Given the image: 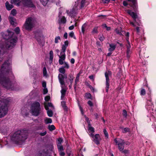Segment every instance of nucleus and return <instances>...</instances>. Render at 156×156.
<instances>
[{
    "mask_svg": "<svg viewBox=\"0 0 156 156\" xmlns=\"http://www.w3.org/2000/svg\"><path fill=\"white\" fill-rule=\"evenodd\" d=\"M59 71L61 73L64 74L65 73V70L64 67H62L59 69Z\"/></svg>",
    "mask_w": 156,
    "mask_h": 156,
    "instance_id": "obj_30",
    "label": "nucleus"
},
{
    "mask_svg": "<svg viewBox=\"0 0 156 156\" xmlns=\"http://www.w3.org/2000/svg\"><path fill=\"white\" fill-rule=\"evenodd\" d=\"M111 75V72L110 71H106L105 73V76L106 78V89L107 92H108L109 86V77Z\"/></svg>",
    "mask_w": 156,
    "mask_h": 156,
    "instance_id": "obj_10",
    "label": "nucleus"
},
{
    "mask_svg": "<svg viewBox=\"0 0 156 156\" xmlns=\"http://www.w3.org/2000/svg\"><path fill=\"white\" fill-rule=\"evenodd\" d=\"M5 5L6 9L9 10H10L13 7L12 5H10L9 2H6Z\"/></svg>",
    "mask_w": 156,
    "mask_h": 156,
    "instance_id": "obj_17",
    "label": "nucleus"
},
{
    "mask_svg": "<svg viewBox=\"0 0 156 156\" xmlns=\"http://www.w3.org/2000/svg\"><path fill=\"white\" fill-rule=\"evenodd\" d=\"M9 20L12 25H14L16 23V20L13 17L11 16H9Z\"/></svg>",
    "mask_w": 156,
    "mask_h": 156,
    "instance_id": "obj_16",
    "label": "nucleus"
},
{
    "mask_svg": "<svg viewBox=\"0 0 156 156\" xmlns=\"http://www.w3.org/2000/svg\"><path fill=\"white\" fill-rule=\"evenodd\" d=\"M88 130L89 132H91L92 133L94 132V128L91 126V124L88 125Z\"/></svg>",
    "mask_w": 156,
    "mask_h": 156,
    "instance_id": "obj_21",
    "label": "nucleus"
},
{
    "mask_svg": "<svg viewBox=\"0 0 156 156\" xmlns=\"http://www.w3.org/2000/svg\"><path fill=\"white\" fill-rule=\"evenodd\" d=\"M59 59H65L66 58V55L65 53L64 52H60V55H58Z\"/></svg>",
    "mask_w": 156,
    "mask_h": 156,
    "instance_id": "obj_22",
    "label": "nucleus"
},
{
    "mask_svg": "<svg viewBox=\"0 0 156 156\" xmlns=\"http://www.w3.org/2000/svg\"><path fill=\"white\" fill-rule=\"evenodd\" d=\"M59 152L60 155L61 156H64L65 155V154L63 152V150L59 151Z\"/></svg>",
    "mask_w": 156,
    "mask_h": 156,
    "instance_id": "obj_52",
    "label": "nucleus"
},
{
    "mask_svg": "<svg viewBox=\"0 0 156 156\" xmlns=\"http://www.w3.org/2000/svg\"><path fill=\"white\" fill-rule=\"evenodd\" d=\"M35 23L34 19L32 17H30L27 19L24 24V26L27 30H30L34 26Z\"/></svg>",
    "mask_w": 156,
    "mask_h": 156,
    "instance_id": "obj_7",
    "label": "nucleus"
},
{
    "mask_svg": "<svg viewBox=\"0 0 156 156\" xmlns=\"http://www.w3.org/2000/svg\"><path fill=\"white\" fill-rule=\"evenodd\" d=\"M5 62L2 66L1 68V85L5 87L8 89H10L11 87V83L8 78H1V73H7L10 71V63Z\"/></svg>",
    "mask_w": 156,
    "mask_h": 156,
    "instance_id": "obj_2",
    "label": "nucleus"
},
{
    "mask_svg": "<svg viewBox=\"0 0 156 156\" xmlns=\"http://www.w3.org/2000/svg\"><path fill=\"white\" fill-rule=\"evenodd\" d=\"M104 134L105 135V137L106 139H108V133L105 129H104L103 130Z\"/></svg>",
    "mask_w": 156,
    "mask_h": 156,
    "instance_id": "obj_34",
    "label": "nucleus"
},
{
    "mask_svg": "<svg viewBox=\"0 0 156 156\" xmlns=\"http://www.w3.org/2000/svg\"><path fill=\"white\" fill-rule=\"evenodd\" d=\"M110 48L109 49V51H110L114 50L115 48V46L113 44H110L109 45Z\"/></svg>",
    "mask_w": 156,
    "mask_h": 156,
    "instance_id": "obj_24",
    "label": "nucleus"
},
{
    "mask_svg": "<svg viewBox=\"0 0 156 156\" xmlns=\"http://www.w3.org/2000/svg\"><path fill=\"white\" fill-rule=\"evenodd\" d=\"M84 116L86 120L87 121V122L88 124V125H90V122L89 119V118H88L87 117H86V116L85 115Z\"/></svg>",
    "mask_w": 156,
    "mask_h": 156,
    "instance_id": "obj_46",
    "label": "nucleus"
},
{
    "mask_svg": "<svg viewBox=\"0 0 156 156\" xmlns=\"http://www.w3.org/2000/svg\"><path fill=\"white\" fill-rule=\"evenodd\" d=\"M85 97L88 99L90 98L91 97V94L89 93H87L85 94Z\"/></svg>",
    "mask_w": 156,
    "mask_h": 156,
    "instance_id": "obj_44",
    "label": "nucleus"
},
{
    "mask_svg": "<svg viewBox=\"0 0 156 156\" xmlns=\"http://www.w3.org/2000/svg\"><path fill=\"white\" fill-rule=\"evenodd\" d=\"M45 122L46 124L51 123L52 122V120L50 118H47L45 120Z\"/></svg>",
    "mask_w": 156,
    "mask_h": 156,
    "instance_id": "obj_29",
    "label": "nucleus"
},
{
    "mask_svg": "<svg viewBox=\"0 0 156 156\" xmlns=\"http://www.w3.org/2000/svg\"><path fill=\"white\" fill-rule=\"evenodd\" d=\"M26 131L23 130H18L16 132L11 136L12 140L17 143L23 142L27 138Z\"/></svg>",
    "mask_w": 156,
    "mask_h": 156,
    "instance_id": "obj_3",
    "label": "nucleus"
},
{
    "mask_svg": "<svg viewBox=\"0 0 156 156\" xmlns=\"http://www.w3.org/2000/svg\"><path fill=\"white\" fill-rule=\"evenodd\" d=\"M43 75L44 76H46L47 74V70L45 67H44L43 68Z\"/></svg>",
    "mask_w": 156,
    "mask_h": 156,
    "instance_id": "obj_49",
    "label": "nucleus"
},
{
    "mask_svg": "<svg viewBox=\"0 0 156 156\" xmlns=\"http://www.w3.org/2000/svg\"><path fill=\"white\" fill-rule=\"evenodd\" d=\"M74 26L73 25L69 27V29L70 30H73L74 29Z\"/></svg>",
    "mask_w": 156,
    "mask_h": 156,
    "instance_id": "obj_62",
    "label": "nucleus"
},
{
    "mask_svg": "<svg viewBox=\"0 0 156 156\" xmlns=\"http://www.w3.org/2000/svg\"><path fill=\"white\" fill-rule=\"evenodd\" d=\"M41 105L39 102L36 101L32 103L30 111L33 115L38 116L41 113Z\"/></svg>",
    "mask_w": 156,
    "mask_h": 156,
    "instance_id": "obj_4",
    "label": "nucleus"
},
{
    "mask_svg": "<svg viewBox=\"0 0 156 156\" xmlns=\"http://www.w3.org/2000/svg\"><path fill=\"white\" fill-rule=\"evenodd\" d=\"M50 99V97L49 96H47L45 98V100L46 101H48Z\"/></svg>",
    "mask_w": 156,
    "mask_h": 156,
    "instance_id": "obj_57",
    "label": "nucleus"
},
{
    "mask_svg": "<svg viewBox=\"0 0 156 156\" xmlns=\"http://www.w3.org/2000/svg\"><path fill=\"white\" fill-rule=\"evenodd\" d=\"M67 78V75L66 74L63 75L61 74H59L58 75L59 81L61 85H64V79Z\"/></svg>",
    "mask_w": 156,
    "mask_h": 156,
    "instance_id": "obj_11",
    "label": "nucleus"
},
{
    "mask_svg": "<svg viewBox=\"0 0 156 156\" xmlns=\"http://www.w3.org/2000/svg\"><path fill=\"white\" fill-rule=\"evenodd\" d=\"M1 118L5 116L7 114L8 112V107L7 105L9 102V101L7 99H4L3 98H1Z\"/></svg>",
    "mask_w": 156,
    "mask_h": 156,
    "instance_id": "obj_6",
    "label": "nucleus"
},
{
    "mask_svg": "<svg viewBox=\"0 0 156 156\" xmlns=\"http://www.w3.org/2000/svg\"><path fill=\"white\" fill-rule=\"evenodd\" d=\"M64 63H65V66L64 68H65L67 69H68L69 67V66L67 62H65Z\"/></svg>",
    "mask_w": 156,
    "mask_h": 156,
    "instance_id": "obj_53",
    "label": "nucleus"
},
{
    "mask_svg": "<svg viewBox=\"0 0 156 156\" xmlns=\"http://www.w3.org/2000/svg\"><path fill=\"white\" fill-rule=\"evenodd\" d=\"M69 42L68 41H66L64 43V44H63V45L67 47L68 46V45Z\"/></svg>",
    "mask_w": 156,
    "mask_h": 156,
    "instance_id": "obj_55",
    "label": "nucleus"
},
{
    "mask_svg": "<svg viewBox=\"0 0 156 156\" xmlns=\"http://www.w3.org/2000/svg\"><path fill=\"white\" fill-rule=\"evenodd\" d=\"M13 34V32L8 31L2 34L3 37L7 40L5 41V47L2 48V50L3 48V49L4 48L11 49L15 47L17 42V38L14 36Z\"/></svg>",
    "mask_w": 156,
    "mask_h": 156,
    "instance_id": "obj_1",
    "label": "nucleus"
},
{
    "mask_svg": "<svg viewBox=\"0 0 156 156\" xmlns=\"http://www.w3.org/2000/svg\"><path fill=\"white\" fill-rule=\"evenodd\" d=\"M48 90L46 88H44L43 89V92L44 94H45L47 93L48 92Z\"/></svg>",
    "mask_w": 156,
    "mask_h": 156,
    "instance_id": "obj_56",
    "label": "nucleus"
},
{
    "mask_svg": "<svg viewBox=\"0 0 156 156\" xmlns=\"http://www.w3.org/2000/svg\"><path fill=\"white\" fill-rule=\"evenodd\" d=\"M14 31L17 34H19L20 32V29L19 27H17L14 30Z\"/></svg>",
    "mask_w": 156,
    "mask_h": 156,
    "instance_id": "obj_41",
    "label": "nucleus"
},
{
    "mask_svg": "<svg viewBox=\"0 0 156 156\" xmlns=\"http://www.w3.org/2000/svg\"><path fill=\"white\" fill-rule=\"evenodd\" d=\"M50 59L51 60H52L53 59V52L52 51H51L49 53Z\"/></svg>",
    "mask_w": 156,
    "mask_h": 156,
    "instance_id": "obj_35",
    "label": "nucleus"
},
{
    "mask_svg": "<svg viewBox=\"0 0 156 156\" xmlns=\"http://www.w3.org/2000/svg\"><path fill=\"white\" fill-rule=\"evenodd\" d=\"M67 154L68 156H72V155H73L72 152L71 151H69V152H67Z\"/></svg>",
    "mask_w": 156,
    "mask_h": 156,
    "instance_id": "obj_61",
    "label": "nucleus"
},
{
    "mask_svg": "<svg viewBox=\"0 0 156 156\" xmlns=\"http://www.w3.org/2000/svg\"><path fill=\"white\" fill-rule=\"evenodd\" d=\"M61 38L59 36H57L55 37V43L57 44L59 42V41H60Z\"/></svg>",
    "mask_w": 156,
    "mask_h": 156,
    "instance_id": "obj_25",
    "label": "nucleus"
},
{
    "mask_svg": "<svg viewBox=\"0 0 156 156\" xmlns=\"http://www.w3.org/2000/svg\"><path fill=\"white\" fill-rule=\"evenodd\" d=\"M65 59H59V63L60 65H62L64 63V61Z\"/></svg>",
    "mask_w": 156,
    "mask_h": 156,
    "instance_id": "obj_48",
    "label": "nucleus"
},
{
    "mask_svg": "<svg viewBox=\"0 0 156 156\" xmlns=\"http://www.w3.org/2000/svg\"><path fill=\"white\" fill-rule=\"evenodd\" d=\"M87 27V24L85 23L83 24V25L81 27V30L82 33L83 34H84L85 31L86 30Z\"/></svg>",
    "mask_w": 156,
    "mask_h": 156,
    "instance_id": "obj_20",
    "label": "nucleus"
},
{
    "mask_svg": "<svg viewBox=\"0 0 156 156\" xmlns=\"http://www.w3.org/2000/svg\"><path fill=\"white\" fill-rule=\"evenodd\" d=\"M126 11L131 16L134 20L135 22H136V19L138 18V16L137 14L134 12H132V11L130 10H126Z\"/></svg>",
    "mask_w": 156,
    "mask_h": 156,
    "instance_id": "obj_13",
    "label": "nucleus"
},
{
    "mask_svg": "<svg viewBox=\"0 0 156 156\" xmlns=\"http://www.w3.org/2000/svg\"><path fill=\"white\" fill-rule=\"evenodd\" d=\"M128 39H129L128 38L126 39L127 41V43H128V44L127 45V49H130V48L131 47V46H130V44L129 42L128 41Z\"/></svg>",
    "mask_w": 156,
    "mask_h": 156,
    "instance_id": "obj_38",
    "label": "nucleus"
},
{
    "mask_svg": "<svg viewBox=\"0 0 156 156\" xmlns=\"http://www.w3.org/2000/svg\"><path fill=\"white\" fill-rule=\"evenodd\" d=\"M131 53V51L130 49H127V57L129 58L130 57V55Z\"/></svg>",
    "mask_w": 156,
    "mask_h": 156,
    "instance_id": "obj_45",
    "label": "nucleus"
},
{
    "mask_svg": "<svg viewBox=\"0 0 156 156\" xmlns=\"http://www.w3.org/2000/svg\"><path fill=\"white\" fill-rule=\"evenodd\" d=\"M63 141V140L62 138H58L57 142V145H61V143Z\"/></svg>",
    "mask_w": 156,
    "mask_h": 156,
    "instance_id": "obj_28",
    "label": "nucleus"
},
{
    "mask_svg": "<svg viewBox=\"0 0 156 156\" xmlns=\"http://www.w3.org/2000/svg\"><path fill=\"white\" fill-rule=\"evenodd\" d=\"M122 151V153L125 154H127L128 153H129L128 151L127 150H123L122 151Z\"/></svg>",
    "mask_w": 156,
    "mask_h": 156,
    "instance_id": "obj_59",
    "label": "nucleus"
},
{
    "mask_svg": "<svg viewBox=\"0 0 156 156\" xmlns=\"http://www.w3.org/2000/svg\"><path fill=\"white\" fill-rule=\"evenodd\" d=\"M146 94V91L144 89H142L141 90L140 94L142 95H144Z\"/></svg>",
    "mask_w": 156,
    "mask_h": 156,
    "instance_id": "obj_40",
    "label": "nucleus"
},
{
    "mask_svg": "<svg viewBox=\"0 0 156 156\" xmlns=\"http://www.w3.org/2000/svg\"><path fill=\"white\" fill-rule=\"evenodd\" d=\"M47 133L46 131H45L43 133H39V135L41 136H43L45 135Z\"/></svg>",
    "mask_w": 156,
    "mask_h": 156,
    "instance_id": "obj_50",
    "label": "nucleus"
},
{
    "mask_svg": "<svg viewBox=\"0 0 156 156\" xmlns=\"http://www.w3.org/2000/svg\"><path fill=\"white\" fill-rule=\"evenodd\" d=\"M115 141L118 145V148L120 151H122L123 150L125 144H129L128 142L125 143L123 140L120 139H115Z\"/></svg>",
    "mask_w": 156,
    "mask_h": 156,
    "instance_id": "obj_8",
    "label": "nucleus"
},
{
    "mask_svg": "<svg viewBox=\"0 0 156 156\" xmlns=\"http://www.w3.org/2000/svg\"><path fill=\"white\" fill-rule=\"evenodd\" d=\"M48 107V106L49 107H51L52 109H54V107L53 105L51 103H49L48 104V106H47Z\"/></svg>",
    "mask_w": 156,
    "mask_h": 156,
    "instance_id": "obj_54",
    "label": "nucleus"
},
{
    "mask_svg": "<svg viewBox=\"0 0 156 156\" xmlns=\"http://www.w3.org/2000/svg\"><path fill=\"white\" fill-rule=\"evenodd\" d=\"M62 89L61 90V94H65L67 90V88L66 87H64L63 85H61Z\"/></svg>",
    "mask_w": 156,
    "mask_h": 156,
    "instance_id": "obj_19",
    "label": "nucleus"
},
{
    "mask_svg": "<svg viewBox=\"0 0 156 156\" xmlns=\"http://www.w3.org/2000/svg\"><path fill=\"white\" fill-rule=\"evenodd\" d=\"M45 109L47 110V113L48 116L49 117H51L53 115V113L51 111L48 110V108L46 105L44 106Z\"/></svg>",
    "mask_w": 156,
    "mask_h": 156,
    "instance_id": "obj_15",
    "label": "nucleus"
},
{
    "mask_svg": "<svg viewBox=\"0 0 156 156\" xmlns=\"http://www.w3.org/2000/svg\"><path fill=\"white\" fill-rule=\"evenodd\" d=\"M40 2L44 6H45L47 3L48 0H40Z\"/></svg>",
    "mask_w": 156,
    "mask_h": 156,
    "instance_id": "obj_31",
    "label": "nucleus"
},
{
    "mask_svg": "<svg viewBox=\"0 0 156 156\" xmlns=\"http://www.w3.org/2000/svg\"><path fill=\"white\" fill-rule=\"evenodd\" d=\"M69 36L71 37H73L74 39H76V37L74 36V33L73 32H70L69 34Z\"/></svg>",
    "mask_w": 156,
    "mask_h": 156,
    "instance_id": "obj_37",
    "label": "nucleus"
},
{
    "mask_svg": "<svg viewBox=\"0 0 156 156\" xmlns=\"http://www.w3.org/2000/svg\"><path fill=\"white\" fill-rule=\"evenodd\" d=\"M77 10V9L73 8L70 13H69V15L71 17L73 16L76 14Z\"/></svg>",
    "mask_w": 156,
    "mask_h": 156,
    "instance_id": "obj_14",
    "label": "nucleus"
},
{
    "mask_svg": "<svg viewBox=\"0 0 156 156\" xmlns=\"http://www.w3.org/2000/svg\"><path fill=\"white\" fill-rule=\"evenodd\" d=\"M66 19L64 16H62L59 19V23L60 24L65 23H66Z\"/></svg>",
    "mask_w": 156,
    "mask_h": 156,
    "instance_id": "obj_18",
    "label": "nucleus"
},
{
    "mask_svg": "<svg viewBox=\"0 0 156 156\" xmlns=\"http://www.w3.org/2000/svg\"><path fill=\"white\" fill-rule=\"evenodd\" d=\"M88 104L89 105V106H90L91 107H92L93 106V103H92V102L90 101H89L88 102Z\"/></svg>",
    "mask_w": 156,
    "mask_h": 156,
    "instance_id": "obj_58",
    "label": "nucleus"
},
{
    "mask_svg": "<svg viewBox=\"0 0 156 156\" xmlns=\"http://www.w3.org/2000/svg\"><path fill=\"white\" fill-rule=\"evenodd\" d=\"M122 114L123 116L125 117H126L127 116V112L125 110H123L122 112Z\"/></svg>",
    "mask_w": 156,
    "mask_h": 156,
    "instance_id": "obj_47",
    "label": "nucleus"
},
{
    "mask_svg": "<svg viewBox=\"0 0 156 156\" xmlns=\"http://www.w3.org/2000/svg\"><path fill=\"white\" fill-rule=\"evenodd\" d=\"M12 4L14 3L17 6L21 5L28 7H34L31 0H10Z\"/></svg>",
    "mask_w": 156,
    "mask_h": 156,
    "instance_id": "obj_5",
    "label": "nucleus"
},
{
    "mask_svg": "<svg viewBox=\"0 0 156 156\" xmlns=\"http://www.w3.org/2000/svg\"><path fill=\"white\" fill-rule=\"evenodd\" d=\"M89 135L92 138L93 141L97 145L100 144V142L101 140V136L99 134H96L95 135L92 133H90L89 134Z\"/></svg>",
    "mask_w": 156,
    "mask_h": 156,
    "instance_id": "obj_9",
    "label": "nucleus"
},
{
    "mask_svg": "<svg viewBox=\"0 0 156 156\" xmlns=\"http://www.w3.org/2000/svg\"><path fill=\"white\" fill-rule=\"evenodd\" d=\"M61 105L65 110H67L68 108L66 105V102L65 101H63L61 102Z\"/></svg>",
    "mask_w": 156,
    "mask_h": 156,
    "instance_id": "obj_23",
    "label": "nucleus"
},
{
    "mask_svg": "<svg viewBox=\"0 0 156 156\" xmlns=\"http://www.w3.org/2000/svg\"><path fill=\"white\" fill-rule=\"evenodd\" d=\"M64 37L65 39H67V38L68 37V34L66 32L64 35Z\"/></svg>",
    "mask_w": 156,
    "mask_h": 156,
    "instance_id": "obj_63",
    "label": "nucleus"
},
{
    "mask_svg": "<svg viewBox=\"0 0 156 156\" xmlns=\"http://www.w3.org/2000/svg\"><path fill=\"white\" fill-rule=\"evenodd\" d=\"M129 128H126L124 129L123 130H122V132L125 133H126L127 132H128L129 131Z\"/></svg>",
    "mask_w": 156,
    "mask_h": 156,
    "instance_id": "obj_43",
    "label": "nucleus"
},
{
    "mask_svg": "<svg viewBox=\"0 0 156 156\" xmlns=\"http://www.w3.org/2000/svg\"><path fill=\"white\" fill-rule=\"evenodd\" d=\"M36 39L39 43H41L44 41V37L41 33L37 34H36Z\"/></svg>",
    "mask_w": 156,
    "mask_h": 156,
    "instance_id": "obj_12",
    "label": "nucleus"
},
{
    "mask_svg": "<svg viewBox=\"0 0 156 156\" xmlns=\"http://www.w3.org/2000/svg\"><path fill=\"white\" fill-rule=\"evenodd\" d=\"M80 72L77 75L76 79L75 80V85L77 84V82L79 81V79L80 75Z\"/></svg>",
    "mask_w": 156,
    "mask_h": 156,
    "instance_id": "obj_26",
    "label": "nucleus"
},
{
    "mask_svg": "<svg viewBox=\"0 0 156 156\" xmlns=\"http://www.w3.org/2000/svg\"><path fill=\"white\" fill-rule=\"evenodd\" d=\"M16 13V11L14 9H13L11 11V14L13 16L15 15Z\"/></svg>",
    "mask_w": 156,
    "mask_h": 156,
    "instance_id": "obj_39",
    "label": "nucleus"
},
{
    "mask_svg": "<svg viewBox=\"0 0 156 156\" xmlns=\"http://www.w3.org/2000/svg\"><path fill=\"white\" fill-rule=\"evenodd\" d=\"M85 0H82L81 2V7L82 8L84 6Z\"/></svg>",
    "mask_w": 156,
    "mask_h": 156,
    "instance_id": "obj_51",
    "label": "nucleus"
},
{
    "mask_svg": "<svg viewBox=\"0 0 156 156\" xmlns=\"http://www.w3.org/2000/svg\"><path fill=\"white\" fill-rule=\"evenodd\" d=\"M66 48L67 47L63 45L62 47V49L61 50V52H64V53H65Z\"/></svg>",
    "mask_w": 156,
    "mask_h": 156,
    "instance_id": "obj_32",
    "label": "nucleus"
},
{
    "mask_svg": "<svg viewBox=\"0 0 156 156\" xmlns=\"http://www.w3.org/2000/svg\"><path fill=\"white\" fill-rule=\"evenodd\" d=\"M48 128L50 131H52L55 129V127L53 125H49Z\"/></svg>",
    "mask_w": 156,
    "mask_h": 156,
    "instance_id": "obj_27",
    "label": "nucleus"
},
{
    "mask_svg": "<svg viewBox=\"0 0 156 156\" xmlns=\"http://www.w3.org/2000/svg\"><path fill=\"white\" fill-rule=\"evenodd\" d=\"M42 86L44 88H46V84L45 82H43L42 83Z\"/></svg>",
    "mask_w": 156,
    "mask_h": 156,
    "instance_id": "obj_60",
    "label": "nucleus"
},
{
    "mask_svg": "<svg viewBox=\"0 0 156 156\" xmlns=\"http://www.w3.org/2000/svg\"><path fill=\"white\" fill-rule=\"evenodd\" d=\"M92 33L94 34L97 33L98 32V27H95L93 29L92 31Z\"/></svg>",
    "mask_w": 156,
    "mask_h": 156,
    "instance_id": "obj_42",
    "label": "nucleus"
},
{
    "mask_svg": "<svg viewBox=\"0 0 156 156\" xmlns=\"http://www.w3.org/2000/svg\"><path fill=\"white\" fill-rule=\"evenodd\" d=\"M65 95H66L65 94H61V99L62 100H63L64 99V98H65Z\"/></svg>",
    "mask_w": 156,
    "mask_h": 156,
    "instance_id": "obj_64",
    "label": "nucleus"
},
{
    "mask_svg": "<svg viewBox=\"0 0 156 156\" xmlns=\"http://www.w3.org/2000/svg\"><path fill=\"white\" fill-rule=\"evenodd\" d=\"M57 146L59 151L63 150V147L62 145H57Z\"/></svg>",
    "mask_w": 156,
    "mask_h": 156,
    "instance_id": "obj_36",
    "label": "nucleus"
},
{
    "mask_svg": "<svg viewBox=\"0 0 156 156\" xmlns=\"http://www.w3.org/2000/svg\"><path fill=\"white\" fill-rule=\"evenodd\" d=\"M115 32L116 33L119 35H121V29L120 28L119 29H117L115 30Z\"/></svg>",
    "mask_w": 156,
    "mask_h": 156,
    "instance_id": "obj_33",
    "label": "nucleus"
}]
</instances>
